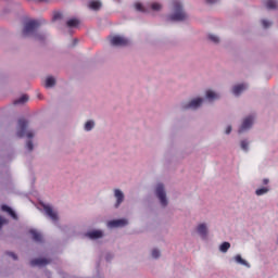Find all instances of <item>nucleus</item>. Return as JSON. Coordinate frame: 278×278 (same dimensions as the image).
<instances>
[{
  "label": "nucleus",
  "instance_id": "25",
  "mask_svg": "<svg viewBox=\"0 0 278 278\" xmlns=\"http://www.w3.org/2000/svg\"><path fill=\"white\" fill-rule=\"evenodd\" d=\"M151 10H153L154 12H160V10H162V4H160L157 2H153L151 4Z\"/></svg>",
  "mask_w": 278,
  "mask_h": 278
},
{
  "label": "nucleus",
  "instance_id": "37",
  "mask_svg": "<svg viewBox=\"0 0 278 278\" xmlns=\"http://www.w3.org/2000/svg\"><path fill=\"white\" fill-rule=\"evenodd\" d=\"M206 3H208L210 5L214 4V3H218V0H206Z\"/></svg>",
  "mask_w": 278,
  "mask_h": 278
},
{
  "label": "nucleus",
  "instance_id": "33",
  "mask_svg": "<svg viewBox=\"0 0 278 278\" xmlns=\"http://www.w3.org/2000/svg\"><path fill=\"white\" fill-rule=\"evenodd\" d=\"M262 25L265 29H268V27H270V22H268V20H263Z\"/></svg>",
  "mask_w": 278,
  "mask_h": 278
},
{
  "label": "nucleus",
  "instance_id": "4",
  "mask_svg": "<svg viewBox=\"0 0 278 278\" xmlns=\"http://www.w3.org/2000/svg\"><path fill=\"white\" fill-rule=\"evenodd\" d=\"M110 42L113 47H129L130 45L129 39L118 35L111 37Z\"/></svg>",
  "mask_w": 278,
  "mask_h": 278
},
{
  "label": "nucleus",
  "instance_id": "7",
  "mask_svg": "<svg viewBox=\"0 0 278 278\" xmlns=\"http://www.w3.org/2000/svg\"><path fill=\"white\" fill-rule=\"evenodd\" d=\"M201 103H203V98H197L191 100L187 105H185V110H197L200 108Z\"/></svg>",
  "mask_w": 278,
  "mask_h": 278
},
{
  "label": "nucleus",
  "instance_id": "18",
  "mask_svg": "<svg viewBox=\"0 0 278 278\" xmlns=\"http://www.w3.org/2000/svg\"><path fill=\"white\" fill-rule=\"evenodd\" d=\"M47 88H53L55 86V78L53 76H49L46 78V85Z\"/></svg>",
  "mask_w": 278,
  "mask_h": 278
},
{
  "label": "nucleus",
  "instance_id": "17",
  "mask_svg": "<svg viewBox=\"0 0 278 278\" xmlns=\"http://www.w3.org/2000/svg\"><path fill=\"white\" fill-rule=\"evenodd\" d=\"M29 101V97L27 94H23L20 99L14 101V105H23V103H27Z\"/></svg>",
  "mask_w": 278,
  "mask_h": 278
},
{
  "label": "nucleus",
  "instance_id": "12",
  "mask_svg": "<svg viewBox=\"0 0 278 278\" xmlns=\"http://www.w3.org/2000/svg\"><path fill=\"white\" fill-rule=\"evenodd\" d=\"M247 89V85L245 84H241V85H237L232 88V92L236 97H239L240 93L244 92V90Z\"/></svg>",
  "mask_w": 278,
  "mask_h": 278
},
{
  "label": "nucleus",
  "instance_id": "11",
  "mask_svg": "<svg viewBox=\"0 0 278 278\" xmlns=\"http://www.w3.org/2000/svg\"><path fill=\"white\" fill-rule=\"evenodd\" d=\"M50 261L47 258H35L33 261H30V265L33 266H47V264H49Z\"/></svg>",
  "mask_w": 278,
  "mask_h": 278
},
{
  "label": "nucleus",
  "instance_id": "15",
  "mask_svg": "<svg viewBox=\"0 0 278 278\" xmlns=\"http://www.w3.org/2000/svg\"><path fill=\"white\" fill-rule=\"evenodd\" d=\"M198 233L202 237V238H206L207 237V226H205V224H200L198 226Z\"/></svg>",
  "mask_w": 278,
  "mask_h": 278
},
{
  "label": "nucleus",
  "instance_id": "36",
  "mask_svg": "<svg viewBox=\"0 0 278 278\" xmlns=\"http://www.w3.org/2000/svg\"><path fill=\"white\" fill-rule=\"evenodd\" d=\"M7 255H9V257H12L13 260H18V256H16L14 252H7Z\"/></svg>",
  "mask_w": 278,
  "mask_h": 278
},
{
  "label": "nucleus",
  "instance_id": "5",
  "mask_svg": "<svg viewBox=\"0 0 278 278\" xmlns=\"http://www.w3.org/2000/svg\"><path fill=\"white\" fill-rule=\"evenodd\" d=\"M156 197L161 202V205H163V207H166L168 205V201L166 200V191H164V185L159 184L156 186Z\"/></svg>",
  "mask_w": 278,
  "mask_h": 278
},
{
  "label": "nucleus",
  "instance_id": "39",
  "mask_svg": "<svg viewBox=\"0 0 278 278\" xmlns=\"http://www.w3.org/2000/svg\"><path fill=\"white\" fill-rule=\"evenodd\" d=\"M263 184H265V185L268 184V179H264Z\"/></svg>",
  "mask_w": 278,
  "mask_h": 278
},
{
  "label": "nucleus",
  "instance_id": "24",
  "mask_svg": "<svg viewBox=\"0 0 278 278\" xmlns=\"http://www.w3.org/2000/svg\"><path fill=\"white\" fill-rule=\"evenodd\" d=\"M94 127V122L92 121H88L86 124H85V131H91V129Z\"/></svg>",
  "mask_w": 278,
  "mask_h": 278
},
{
  "label": "nucleus",
  "instance_id": "2",
  "mask_svg": "<svg viewBox=\"0 0 278 278\" xmlns=\"http://www.w3.org/2000/svg\"><path fill=\"white\" fill-rule=\"evenodd\" d=\"M27 125H28L27 119L21 118L18 121V128H17V137L18 138H25V136H27L28 138L34 137V132L27 131Z\"/></svg>",
  "mask_w": 278,
  "mask_h": 278
},
{
  "label": "nucleus",
  "instance_id": "1",
  "mask_svg": "<svg viewBox=\"0 0 278 278\" xmlns=\"http://www.w3.org/2000/svg\"><path fill=\"white\" fill-rule=\"evenodd\" d=\"M174 13L167 17L169 21H186L188 15L184 11V7L180 1L174 0L173 2Z\"/></svg>",
  "mask_w": 278,
  "mask_h": 278
},
{
  "label": "nucleus",
  "instance_id": "13",
  "mask_svg": "<svg viewBox=\"0 0 278 278\" xmlns=\"http://www.w3.org/2000/svg\"><path fill=\"white\" fill-rule=\"evenodd\" d=\"M88 238L91 240H98V238H103V231L101 230H93L87 233Z\"/></svg>",
  "mask_w": 278,
  "mask_h": 278
},
{
  "label": "nucleus",
  "instance_id": "20",
  "mask_svg": "<svg viewBox=\"0 0 278 278\" xmlns=\"http://www.w3.org/2000/svg\"><path fill=\"white\" fill-rule=\"evenodd\" d=\"M229 249H231V243H229V242H224L219 247V251L222 253H227L229 251Z\"/></svg>",
  "mask_w": 278,
  "mask_h": 278
},
{
  "label": "nucleus",
  "instance_id": "28",
  "mask_svg": "<svg viewBox=\"0 0 278 278\" xmlns=\"http://www.w3.org/2000/svg\"><path fill=\"white\" fill-rule=\"evenodd\" d=\"M266 192H268V188L264 187V188L257 189V190L255 191V194H256L257 197H262V194H266Z\"/></svg>",
  "mask_w": 278,
  "mask_h": 278
},
{
  "label": "nucleus",
  "instance_id": "22",
  "mask_svg": "<svg viewBox=\"0 0 278 278\" xmlns=\"http://www.w3.org/2000/svg\"><path fill=\"white\" fill-rule=\"evenodd\" d=\"M90 10H100L101 9V2L100 1H91L89 3Z\"/></svg>",
  "mask_w": 278,
  "mask_h": 278
},
{
  "label": "nucleus",
  "instance_id": "21",
  "mask_svg": "<svg viewBox=\"0 0 278 278\" xmlns=\"http://www.w3.org/2000/svg\"><path fill=\"white\" fill-rule=\"evenodd\" d=\"M218 98L219 96L216 92L212 90L206 91V99H208V101H214V99H218Z\"/></svg>",
  "mask_w": 278,
  "mask_h": 278
},
{
  "label": "nucleus",
  "instance_id": "9",
  "mask_svg": "<svg viewBox=\"0 0 278 278\" xmlns=\"http://www.w3.org/2000/svg\"><path fill=\"white\" fill-rule=\"evenodd\" d=\"M43 210L51 220L54 223L58 222V213H55L50 205H43Z\"/></svg>",
  "mask_w": 278,
  "mask_h": 278
},
{
  "label": "nucleus",
  "instance_id": "35",
  "mask_svg": "<svg viewBox=\"0 0 278 278\" xmlns=\"http://www.w3.org/2000/svg\"><path fill=\"white\" fill-rule=\"evenodd\" d=\"M3 225H8V219L0 216V229L3 227Z\"/></svg>",
  "mask_w": 278,
  "mask_h": 278
},
{
  "label": "nucleus",
  "instance_id": "30",
  "mask_svg": "<svg viewBox=\"0 0 278 278\" xmlns=\"http://www.w3.org/2000/svg\"><path fill=\"white\" fill-rule=\"evenodd\" d=\"M61 18H62V13L61 12H54L53 21H60Z\"/></svg>",
  "mask_w": 278,
  "mask_h": 278
},
{
  "label": "nucleus",
  "instance_id": "31",
  "mask_svg": "<svg viewBox=\"0 0 278 278\" xmlns=\"http://www.w3.org/2000/svg\"><path fill=\"white\" fill-rule=\"evenodd\" d=\"M241 149H243V151H248L249 150V142L247 141H241Z\"/></svg>",
  "mask_w": 278,
  "mask_h": 278
},
{
  "label": "nucleus",
  "instance_id": "29",
  "mask_svg": "<svg viewBox=\"0 0 278 278\" xmlns=\"http://www.w3.org/2000/svg\"><path fill=\"white\" fill-rule=\"evenodd\" d=\"M235 260H236V262H237L238 264H242V266H247V261H244L241 255H237V256L235 257Z\"/></svg>",
  "mask_w": 278,
  "mask_h": 278
},
{
  "label": "nucleus",
  "instance_id": "19",
  "mask_svg": "<svg viewBox=\"0 0 278 278\" xmlns=\"http://www.w3.org/2000/svg\"><path fill=\"white\" fill-rule=\"evenodd\" d=\"M265 5L267 10H277V1L275 0H267Z\"/></svg>",
  "mask_w": 278,
  "mask_h": 278
},
{
  "label": "nucleus",
  "instance_id": "14",
  "mask_svg": "<svg viewBox=\"0 0 278 278\" xmlns=\"http://www.w3.org/2000/svg\"><path fill=\"white\" fill-rule=\"evenodd\" d=\"M115 198L117 200L115 207H118V205H121V203H123V201L125 200V194H123V191L116 189L115 190Z\"/></svg>",
  "mask_w": 278,
  "mask_h": 278
},
{
  "label": "nucleus",
  "instance_id": "34",
  "mask_svg": "<svg viewBox=\"0 0 278 278\" xmlns=\"http://www.w3.org/2000/svg\"><path fill=\"white\" fill-rule=\"evenodd\" d=\"M26 148L28 149V151H34V142L28 141V142L26 143Z\"/></svg>",
  "mask_w": 278,
  "mask_h": 278
},
{
  "label": "nucleus",
  "instance_id": "23",
  "mask_svg": "<svg viewBox=\"0 0 278 278\" xmlns=\"http://www.w3.org/2000/svg\"><path fill=\"white\" fill-rule=\"evenodd\" d=\"M67 27H77L79 25V20L71 18L66 22Z\"/></svg>",
  "mask_w": 278,
  "mask_h": 278
},
{
  "label": "nucleus",
  "instance_id": "6",
  "mask_svg": "<svg viewBox=\"0 0 278 278\" xmlns=\"http://www.w3.org/2000/svg\"><path fill=\"white\" fill-rule=\"evenodd\" d=\"M252 126H253V116L245 117L243 119L241 127L239 128V134L247 131V129H251Z\"/></svg>",
  "mask_w": 278,
  "mask_h": 278
},
{
  "label": "nucleus",
  "instance_id": "27",
  "mask_svg": "<svg viewBox=\"0 0 278 278\" xmlns=\"http://www.w3.org/2000/svg\"><path fill=\"white\" fill-rule=\"evenodd\" d=\"M135 10H137V12H147V9H144L140 2L135 3Z\"/></svg>",
  "mask_w": 278,
  "mask_h": 278
},
{
  "label": "nucleus",
  "instance_id": "8",
  "mask_svg": "<svg viewBox=\"0 0 278 278\" xmlns=\"http://www.w3.org/2000/svg\"><path fill=\"white\" fill-rule=\"evenodd\" d=\"M127 223V219H114L108 223V227L111 229H114L115 227H125Z\"/></svg>",
  "mask_w": 278,
  "mask_h": 278
},
{
  "label": "nucleus",
  "instance_id": "26",
  "mask_svg": "<svg viewBox=\"0 0 278 278\" xmlns=\"http://www.w3.org/2000/svg\"><path fill=\"white\" fill-rule=\"evenodd\" d=\"M208 40H211V42H214L215 45H218L220 42V39L216 35H208Z\"/></svg>",
  "mask_w": 278,
  "mask_h": 278
},
{
  "label": "nucleus",
  "instance_id": "32",
  "mask_svg": "<svg viewBox=\"0 0 278 278\" xmlns=\"http://www.w3.org/2000/svg\"><path fill=\"white\" fill-rule=\"evenodd\" d=\"M152 257L154 260H157V257H160V252L157 249L152 250Z\"/></svg>",
  "mask_w": 278,
  "mask_h": 278
},
{
  "label": "nucleus",
  "instance_id": "10",
  "mask_svg": "<svg viewBox=\"0 0 278 278\" xmlns=\"http://www.w3.org/2000/svg\"><path fill=\"white\" fill-rule=\"evenodd\" d=\"M2 212H5L7 214H9V216H11V218H13V220H18V215H16V212H14V210H12V207L3 204L1 206Z\"/></svg>",
  "mask_w": 278,
  "mask_h": 278
},
{
  "label": "nucleus",
  "instance_id": "38",
  "mask_svg": "<svg viewBox=\"0 0 278 278\" xmlns=\"http://www.w3.org/2000/svg\"><path fill=\"white\" fill-rule=\"evenodd\" d=\"M226 134H227V135L231 134V126H228V127L226 128Z\"/></svg>",
  "mask_w": 278,
  "mask_h": 278
},
{
  "label": "nucleus",
  "instance_id": "3",
  "mask_svg": "<svg viewBox=\"0 0 278 278\" xmlns=\"http://www.w3.org/2000/svg\"><path fill=\"white\" fill-rule=\"evenodd\" d=\"M41 23L39 21L33 20L25 24L23 29V36H29V34H34L38 27H40Z\"/></svg>",
  "mask_w": 278,
  "mask_h": 278
},
{
  "label": "nucleus",
  "instance_id": "16",
  "mask_svg": "<svg viewBox=\"0 0 278 278\" xmlns=\"http://www.w3.org/2000/svg\"><path fill=\"white\" fill-rule=\"evenodd\" d=\"M30 236L35 242H42V235L36 230H29Z\"/></svg>",
  "mask_w": 278,
  "mask_h": 278
}]
</instances>
